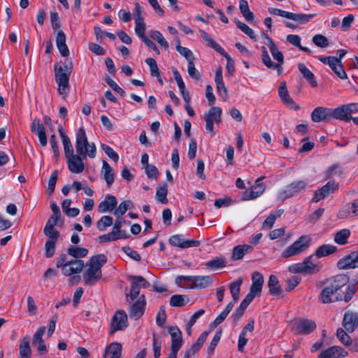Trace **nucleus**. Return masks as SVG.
Masks as SVG:
<instances>
[{"instance_id": "72a5a7b5", "label": "nucleus", "mask_w": 358, "mask_h": 358, "mask_svg": "<svg viewBox=\"0 0 358 358\" xmlns=\"http://www.w3.org/2000/svg\"><path fill=\"white\" fill-rule=\"evenodd\" d=\"M122 345L119 343H112L105 350L103 358H120Z\"/></svg>"}, {"instance_id": "4c0bfd02", "label": "nucleus", "mask_w": 358, "mask_h": 358, "mask_svg": "<svg viewBox=\"0 0 358 358\" xmlns=\"http://www.w3.org/2000/svg\"><path fill=\"white\" fill-rule=\"evenodd\" d=\"M337 251V248L335 245L329 244H324L320 246L314 253L313 256H316L317 258H321L330 255Z\"/></svg>"}, {"instance_id": "6e6d98bb", "label": "nucleus", "mask_w": 358, "mask_h": 358, "mask_svg": "<svg viewBox=\"0 0 358 358\" xmlns=\"http://www.w3.org/2000/svg\"><path fill=\"white\" fill-rule=\"evenodd\" d=\"M150 37L155 40L162 48H164L165 50L169 48V43L160 31L157 30L152 31L150 32Z\"/></svg>"}, {"instance_id": "9b49d317", "label": "nucleus", "mask_w": 358, "mask_h": 358, "mask_svg": "<svg viewBox=\"0 0 358 358\" xmlns=\"http://www.w3.org/2000/svg\"><path fill=\"white\" fill-rule=\"evenodd\" d=\"M222 109L217 106H213L208 113L204 114V120L206 122V129L211 134H215L214 124H220L222 122L221 118Z\"/></svg>"}, {"instance_id": "79ce46f5", "label": "nucleus", "mask_w": 358, "mask_h": 358, "mask_svg": "<svg viewBox=\"0 0 358 358\" xmlns=\"http://www.w3.org/2000/svg\"><path fill=\"white\" fill-rule=\"evenodd\" d=\"M204 266L211 270H217L224 268L227 266L225 258L216 257L214 259L206 262Z\"/></svg>"}, {"instance_id": "bb28decb", "label": "nucleus", "mask_w": 358, "mask_h": 358, "mask_svg": "<svg viewBox=\"0 0 358 358\" xmlns=\"http://www.w3.org/2000/svg\"><path fill=\"white\" fill-rule=\"evenodd\" d=\"M215 82L217 92L222 96L224 100L228 98V90L224 85L222 78V69L219 66L215 71Z\"/></svg>"}, {"instance_id": "0eeeda50", "label": "nucleus", "mask_w": 358, "mask_h": 358, "mask_svg": "<svg viewBox=\"0 0 358 358\" xmlns=\"http://www.w3.org/2000/svg\"><path fill=\"white\" fill-rule=\"evenodd\" d=\"M307 182L306 180H294L287 185L284 189L278 192V199L281 201H284L305 192Z\"/></svg>"}, {"instance_id": "c85d7f7f", "label": "nucleus", "mask_w": 358, "mask_h": 358, "mask_svg": "<svg viewBox=\"0 0 358 358\" xmlns=\"http://www.w3.org/2000/svg\"><path fill=\"white\" fill-rule=\"evenodd\" d=\"M268 287L271 294L279 297H283V290L280 285L278 278L275 275H271L269 276Z\"/></svg>"}, {"instance_id": "6e6552de", "label": "nucleus", "mask_w": 358, "mask_h": 358, "mask_svg": "<svg viewBox=\"0 0 358 358\" xmlns=\"http://www.w3.org/2000/svg\"><path fill=\"white\" fill-rule=\"evenodd\" d=\"M313 255H311L304 259V260L298 264H292L289 267L291 272L294 273L302 274H315L318 273L322 268L321 264H314L311 262Z\"/></svg>"}, {"instance_id": "7ed1b4c3", "label": "nucleus", "mask_w": 358, "mask_h": 358, "mask_svg": "<svg viewBox=\"0 0 358 358\" xmlns=\"http://www.w3.org/2000/svg\"><path fill=\"white\" fill-rule=\"evenodd\" d=\"M73 69L71 61L56 63L54 66L55 81L58 85V93L66 96L70 90L69 78Z\"/></svg>"}, {"instance_id": "e433bc0d", "label": "nucleus", "mask_w": 358, "mask_h": 358, "mask_svg": "<svg viewBox=\"0 0 358 358\" xmlns=\"http://www.w3.org/2000/svg\"><path fill=\"white\" fill-rule=\"evenodd\" d=\"M101 172L108 187H110L111 185L114 182V172L112 167L105 160L103 161Z\"/></svg>"}, {"instance_id": "49530a36", "label": "nucleus", "mask_w": 358, "mask_h": 358, "mask_svg": "<svg viewBox=\"0 0 358 358\" xmlns=\"http://www.w3.org/2000/svg\"><path fill=\"white\" fill-rule=\"evenodd\" d=\"M189 302V299L187 296L175 294L170 299V305L173 307H182Z\"/></svg>"}, {"instance_id": "de8ad7c7", "label": "nucleus", "mask_w": 358, "mask_h": 358, "mask_svg": "<svg viewBox=\"0 0 358 358\" xmlns=\"http://www.w3.org/2000/svg\"><path fill=\"white\" fill-rule=\"evenodd\" d=\"M168 187L167 184L164 182L162 186L159 185L157 187L156 197L157 199L162 203L166 204L168 203L167 199Z\"/></svg>"}, {"instance_id": "8fccbe9b", "label": "nucleus", "mask_w": 358, "mask_h": 358, "mask_svg": "<svg viewBox=\"0 0 358 358\" xmlns=\"http://www.w3.org/2000/svg\"><path fill=\"white\" fill-rule=\"evenodd\" d=\"M355 292H356V284L355 283L350 284L347 287V290L345 294V296L343 297H342L340 294H338V296H336L335 297V300L336 301L344 300L345 302H348L352 299V297L355 294Z\"/></svg>"}, {"instance_id": "4be33fe9", "label": "nucleus", "mask_w": 358, "mask_h": 358, "mask_svg": "<svg viewBox=\"0 0 358 358\" xmlns=\"http://www.w3.org/2000/svg\"><path fill=\"white\" fill-rule=\"evenodd\" d=\"M169 332L171 336V350L178 352L182 344V332L178 327H170Z\"/></svg>"}, {"instance_id": "c03bdc74", "label": "nucleus", "mask_w": 358, "mask_h": 358, "mask_svg": "<svg viewBox=\"0 0 358 358\" xmlns=\"http://www.w3.org/2000/svg\"><path fill=\"white\" fill-rule=\"evenodd\" d=\"M316 16L315 13L313 14H303L299 13L296 14L293 13H290L289 19L293 21L299 22L301 24H305L308 22L312 18Z\"/></svg>"}, {"instance_id": "a18cd8bd", "label": "nucleus", "mask_w": 358, "mask_h": 358, "mask_svg": "<svg viewBox=\"0 0 358 358\" xmlns=\"http://www.w3.org/2000/svg\"><path fill=\"white\" fill-rule=\"evenodd\" d=\"M208 335V331H203L198 338L196 341L194 343L191 347V349L189 350H187L188 352H190L192 355H195L196 352H198L201 347L203 346L204 342L206 341L207 337Z\"/></svg>"}, {"instance_id": "412c9836", "label": "nucleus", "mask_w": 358, "mask_h": 358, "mask_svg": "<svg viewBox=\"0 0 358 358\" xmlns=\"http://www.w3.org/2000/svg\"><path fill=\"white\" fill-rule=\"evenodd\" d=\"M343 326L349 332H352L358 327V313L346 311L343 320Z\"/></svg>"}, {"instance_id": "603ef678", "label": "nucleus", "mask_w": 358, "mask_h": 358, "mask_svg": "<svg viewBox=\"0 0 358 358\" xmlns=\"http://www.w3.org/2000/svg\"><path fill=\"white\" fill-rule=\"evenodd\" d=\"M113 219L109 215L102 216L96 222L97 229L101 231H105L108 227L113 224Z\"/></svg>"}, {"instance_id": "0e129e2a", "label": "nucleus", "mask_w": 358, "mask_h": 358, "mask_svg": "<svg viewBox=\"0 0 358 358\" xmlns=\"http://www.w3.org/2000/svg\"><path fill=\"white\" fill-rule=\"evenodd\" d=\"M57 176H58V171L57 170H55L52 173V174L50 177L49 181H48L47 192L49 195H51L55 191L56 182H57Z\"/></svg>"}, {"instance_id": "a19ab883", "label": "nucleus", "mask_w": 358, "mask_h": 358, "mask_svg": "<svg viewBox=\"0 0 358 358\" xmlns=\"http://www.w3.org/2000/svg\"><path fill=\"white\" fill-rule=\"evenodd\" d=\"M350 278L345 274H339L334 278V281L331 286L337 292L349 282Z\"/></svg>"}, {"instance_id": "ddd939ff", "label": "nucleus", "mask_w": 358, "mask_h": 358, "mask_svg": "<svg viewBox=\"0 0 358 358\" xmlns=\"http://www.w3.org/2000/svg\"><path fill=\"white\" fill-rule=\"evenodd\" d=\"M338 189V184L334 180H330L327 184L315 192L313 201L317 203L324 199L330 194L335 192Z\"/></svg>"}, {"instance_id": "f8f14e48", "label": "nucleus", "mask_w": 358, "mask_h": 358, "mask_svg": "<svg viewBox=\"0 0 358 358\" xmlns=\"http://www.w3.org/2000/svg\"><path fill=\"white\" fill-rule=\"evenodd\" d=\"M264 178V176L258 178L255 180V184L250 189H247L243 192L242 200H252L261 196L266 189V185L262 182Z\"/></svg>"}, {"instance_id": "f03ea898", "label": "nucleus", "mask_w": 358, "mask_h": 358, "mask_svg": "<svg viewBox=\"0 0 358 358\" xmlns=\"http://www.w3.org/2000/svg\"><path fill=\"white\" fill-rule=\"evenodd\" d=\"M67 253L74 259L69 260L66 254L60 255L57 259V268H61L62 273L66 276L80 273L83 269L84 262L78 258L86 257L88 250L85 248L71 246L67 249Z\"/></svg>"}, {"instance_id": "052dcab7", "label": "nucleus", "mask_w": 358, "mask_h": 358, "mask_svg": "<svg viewBox=\"0 0 358 358\" xmlns=\"http://www.w3.org/2000/svg\"><path fill=\"white\" fill-rule=\"evenodd\" d=\"M343 173L342 166L338 164H333L329 166L326 171L327 178H330L332 176H342Z\"/></svg>"}, {"instance_id": "f257e3e1", "label": "nucleus", "mask_w": 358, "mask_h": 358, "mask_svg": "<svg viewBox=\"0 0 358 358\" xmlns=\"http://www.w3.org/2000/svg\"><path fill=\"white\" fill-rule=\"evenodd\" d=\"M76 149L77 155L66 158L69 171L73 173H80L84 171L83 159L88 156L94 158L96 148L94 143H89L84 128L80 127L76 133Z\"/></svg>"}, {"instance_id": "e2e57ef3", "label": "nucleus", "mask_w": 358, "mask_h": 358, "mask_svg": "<svg viewBox=\"0 0 358 358\" xmlns=\"http://www.w3.org/2000/svg\"><path fill=\"white\" fill-rule=\"evenodd\" d=\"M145 63L149 66L150 74L153 77H159V70L155 59L149 57L145 59Z\"/></svg>"}, {"instance_id": "ea45409f", "label": "nucleus", "mask_w": 358, "mask_h": 358, "mask_svg": "<svg viewBox=\"0 0 358 358\" xmlns=\"http://www.w3.org/2000/svg\"><path fill=\"white\" fill-rule=\"evenodd\" d=\"M201 36L203 41L207 43L208 46L214 49L216 52L220 55L224 54L226 51L216 42L215 41L209 34L205 31H201Z\"/></svg>"}, {"instance_id": "37998d69", "label": "nucleus", "mask_w": 358, "mask_h": 358, "mask_svg": "<svg viewBox=\"0 0 358 358\" xmlns=\"http://www.w3.org/2000/svg\"><path fill=\"white\" fill-rule=\"evenodd\" d=\"M350 234V231L348 229H341L335 234L334 241L341 245H345L348 243V239Z\"/></svg>"}, {"instance_id": "13d9d810", "label": "nucleus", "mask_w": 358, "mask_h": 358, "mask_svg": "<svg viewBox=\"0 0 358 358\" xmlns=\"http://www.w3.org/2000/svg\"><path fill=\"white\" fill-rule=\"evenodd\" d=\"M135 32L139 38L141 39V41H143L145 38H148L145 36L146 25L144 20L135 21Z\"/></svg>"}, {"instance_id": "393cba45", "label": "nucleus", "mask_w": 358, "mask_h": 358, "mask_svg": "<svg viewBox=\"0 0 358 358\" xmlns=\"http://www.w3.org/2000/svg\"><path fill=\"white\" fill-rule=\"evenodd\" d=\"M45 326L40 327L34 334L32 338L33 345L37 346V350L42 355H45L48 352L46 345L45 344L44 340L43 339V336L45 333Z\"/></svg>"}, {"instance_id": "2f4dec72", "label": "nucleus", "mask_w": 358, "mask_h": 358, "mask_svg": "<svg viewBox=\"0 0 358 358\" xmlns=\"http://www.w3.org/2000/svg\"><path fill=\"white\" fill-rule=\"evenodd\" d=\"M19 357L18 358H31L32 351L30 347L29 337L26 336L24 337L19 345Z\"/></svg>"}, {"instance_id": "1a4fd4ad", "label": "nucleus", "mask_w": 358, "mask_h": 358, "mask_svg": "<svg viewBox=\"0 0 358 358\" xmlns=\"http://www.w3.org/2000/svg\"><path fill=\"white\" fill-rule=\"evenodd\" d=\"M129 278L131 280V283L130 292L126 294V297L127 301L131 303L139 296L141 288L149 287L150 283L143 277L140 275H131Z\"/></svg>"}, {"instance_id": "20e7f679", "label": "nucleus", "mask_w": 358, "mask_h": 358, "mask_svg": "<svg viewBox=\"0 0 358 358\" xmlns=\"http://www.w3.org/2000/svg\"><path fill=\"white\" fill-rule=\"evenodd\" d=\"M106 262L107 257L103 254L94 255L90 259L88 268L83 273V280L87 285H93L101 278V267Z\"/></svg>"}, {"instance_id": "39448f33", "label": "nucleus", "mask_w": 358, "mask_h": 358, "mask_svg": "<svg viewBox=\"0 0 358 358\" xmlns=\"http://www.w3.org/2000/svg\"><path fill=\"white\" fill-rule=\"evenodd\" d=\"M175 281L179 287L190 289H203L213 284L210 275H180Z\"/></svg>"}, {"instance_id": "774afa93", "label": "nucleus", "mask_w": 358, "mask_h": 358, "mask_svg": "<svg viewBox=\"0 0 358 358\" xmlns=\"http://www.w3.org/2000/svg\"><path fill=\"white\" fill-rule=\"evenodd\" d=\"M101 148L104 152L110 157L112 160L117 162L119 160V156L117 153L109 145L106 144H101Z\"/></svg>"}, {"instance_id": "dca6fc26", "label": "nucleus", "mask_w": 358, "mask_h": 358, "mask_svg": "<svg viewBox=\"0 0 358 358\" xmlns=\"http://www.w3.org/2000/svg\"><path fill=\"white\" fill-rule=\"evenodd\" d=\"M317 327L316 323L311 320L300 318L295 322V329L298 334L308 335Z\"/></svg>"}, {"instance_id": "c756f323", "label": "nucleus", "mask_w": 358, "mask_h": 358, "mask_svg": "<svg viewBox=\"0 0 358 358\" xmlns=\"http://www.w3.org/2000/svg\"><path fill=\"white\" fill-rule=\"evenodd\" d=\"M252 281L250 291L259 296L264 282L262 274L258 271H255L252 275Z\"/></svg>"}, {"instance_id": "680f3d73", "label": "nucleus", "mask_w": 358, "mask_h": 358, "mask_svg": "<svg viewBox=\"0 0 358 358\" xmlns=\"http://www.w3.org/2000/svg\"><path fill=\"white\" fill-rule=\"evenodd\" d=\"M313 42L315 45L322 48H327L329 44L328 38L322 34L315 35L313 37Z\"/></svg>"}, {"instance_id": "a211bd4d", "label": "nucleus", "mask_w": 358, "mask_h": 358, "mask_svg": "<svg viewBox=\"0 0 358 358\" xmlns=\"http://www.w3.org/2000/svg\"><path fill=\"white\" fill-rule=\"evenodd\" d=\"M311 120L314 122H330L332 120L331 108L317 107L311 113Z\"/></svg>"}, {"instance_id": "4d7b16f0", "label": "nucleus", "mask_w": 358, "mask_h": 358, "mask_svg": "<svg viewBox=\"0 0 358 358\" xmlns=\"http://www.w3.org/2000/svg\"><path fill=\"white\" fill-rule=\"evenodd\" d=\"M234 22L238 28H239L243 32L247 34L251 39L256 41V35L251 28H250L244 22H242L236 19H235Z\"/></svg>"}, {"instance_id": "5701e85b", "label": "nucleus", "mask_w": 358, "mask_h": 358, "mask_svg": "<svg viewBox=\"0 0 358 358\" xmlns=\"http://www.w3.org/2000/svg\"><path fill=\"white\" fill-rule=\"evenodd\" d=\"M117 201L115 196L107 194L104 200L101 201L98 206V212L104 213L106 212H112L117 207Z\"/></svg>"}, {"instance_id": "a878e982", "label": "nucleus", "mask_w": 358, "mask_h": 358, "mask_svg": "<svg viewBox=\"0 0 358 358\" xmlns=\"http://www.w3.org/2000/svg\"><path fill=\"white\" fill-rule=\"evenodd\" d=\"M61 217V214L52 213L45 224L43 233L59 234V231H57L55 227L62 225L63 223Z\"/></svg>"}, {"instance_id": "f704fd0d", "label": "nucleus", "mask_w": 358, "mask_h": 358, "mask_svg": "<svg viewBox=\"0 0 358 358\" xmlns=\"http://www.w3.org/2000/svg\"><path fill=\"white\" fill-rule=\"evenodd\" d=\"M337 293L338 292L336 291H334V289L332 288V287L331 285H329V286L324 287L322 290V292L320 294V299L323 303H329L336 301L335 298L334 299L333 297L334 296H335V297L336 296H338V294H337Z\"/></svg>"}, {"instance_id": "b1692460", "label": "nucleus", "mask_w": 358, "mask_h": 358, "mask_svg": "<svg viewBox=\"0 0 358 358\" xmlns=\"http://www.w3.org/2000/svg\"><path fill=\"white\" fill-rule=\"evenodd\" d=\"M348 352L339 346H332L323 351L318 355L317 358H341L345 357Z\"/></svg>"}, {"instance_id": "5fc2aeb1", "label": "nucleus", "mask_w": 358, "mask_h": 358, "mask_svg": "<svg viewBox=\"0 0 358 358\" xmlns=\"http://www.w3.org/2000/svg\"><path fill=\"white\" fill-rule=\"evenodd\" d=\"M353 209L352 208L351 203H348L345 205L338 213V217L339 219H347L352 217H355L354 215Z\"/></svg>"}, {"instance_id": "3c124183", "label": "nucleus", "mask_w": 358, "mask_h": 358, "mask_svg": "<svg viewBox=\"0 0 358 358\" xmlns=\"http://www.w3.org/2000/svg\"><path fill=\"white\" fill-rule=\"evenodd\" d=\"M242 282L243 280L241 278H238V280H236L234 282H232L230 284V292L232 295L233 299H234V301H236L239 299L241 285Z\"/></svg>"}, {"instance_id": "cd10ccee", "label": "nucleus", "mask_w": 358, "mask_h": 358, "mask_svg": "<svg viewBox=\"0 0 358 358\" xmlns=\"http://www.w3.org/2000/svg\"><path fill=\"white\" fill-rule=\"evenodd\" d=\"M264 37L268 41V46L271 51V53L274 59H275L278 62L277 64H280V66L284 63V56L281 51H280L276 46L275 43L273 42L272 38H271L268 35L264 34Z\"/></svg>"}, {"instance_id": "09e8293b", "label": "nucleus", "mask_w": 358, "mask_h": 358, "mask_svg": "<svg viewBox=\"0 0 358 358\" xmlns=\"http://www.w3.org/2000/svg\"><path fill=\"white\" fill-rule=\"evenodd\" d=\"M262 60L264 64L269 69H276L278 75H281L282 73V67L280 66V64L273 62L269 55L266 54L262 56Z\"/></svg>"}, {"instance_id": "aec40b11", "label": "nucleus", "mask_w": 358, "mask_h": 358, "mask_svg": "<svg viewBox=\"0 0 358 358\" xmlns=\"http://www.w3.org/2000/svg\"><path fill=\"white\" fill-rule=\"evenodd\" d=\"M48 238L45 243V256L52 257L55 253L56 244L60 236V234L44 233Z\"/></svg>"}, {"instance_id": "338daca9", "label": "nucleus", "mask_w": 358, "mask_h": 358, "mask_svg": "<svg viewBox=\"0 0 358 358\" xmlns=\"http://www.w3.org/2000/svg\"><path fill=\"white\" fill-rule=\"evenodd\" d=\"M301 280V278L296 275H294L292 278L287 279L286 280L285 290L287 292L292 291L299 284Z\"/></svg>"}, {"instance_id": "6ab92c4d", "label": "nucleus", "mask_w": 358, "mask_h": 358, "mask_svg": "<svg viewBox=\"0 0 358 358\" xmlns=\"http://www.w3.org/2000/svg\"><path fill=\"white\" fill-rule=\"evenodd\" d=\"M31 131L38 137L41 146L45 147L47 145L48 142L45 127L40 120L35 118L32 121Z\"/></svg>"}, {"instance_id": "423d86ee", "label": "nucleus", "mask_w": 358, "mask_h": 358, "mask_svg": "<svg viewBox=\"0 0 358 358\" xmlns=\"http://www.w3.org/2000/svg\"><path fill=\"white\" fill-rule=\"evenodd\" d=\"M312 238L308 235H303L292 244L286 248L282 252V258H289L299 255L306 251L311 245Z\"/></svg>"}, {"instance_id": "69168bd1", "label": "nucleus", "mask_w": 358, "mask_h": 358, "mask_svg": "<svg viewBox=\"0 0 358 358\" xmlns=\"http://www.w3.org/2000/svg\"><path fill=\"white\" fill-rule=\"evenodd\" d=\"M106 83L116 92L119 93L122 96L126 94L125 91L122 89L112 78L108 76L105 78Z\"/></svg>"}, {"instance_id": "c9c22d12", "label": "nucleus", "mask_w": 358, "mask_h": 358, "mask_svg": "<svg viewBox=\"0 0 358 358\" xmlns=\"http://www.w3.org/2000/svg\"><path fill=\"white\" fill-rule=\"evenodd\" d=\"M298 69L303 78L313 87H316L317 86V83L313 73L310 71L303 63H299L298 64Z\"/></svg>"}, {"instance_id": "4468645a", "label": "nucleus", "mask_w": 358, "mask_h": 358, "mask_svg": "<svg viewBox=\"0 0 358 358\" xmlns=\"http://www.w3.org/2000/svg\"><path fill=\"white\" fill-rule=\"evenodd\" d=\"M171 245L178 247L180 248H196L199 246L200 242L196 240L185 239L182 234H176L171 236L169 239Z\"/></svg>"}, {"instance_id": "864d4df0", "label": "nucleus", "mask_w": 358, "mask_h": 358, "mask_svg": "<svg viewBox=\"0 0 358 358\" xmlns=\"http://www.w3.org/2000/svg\"><path fill=\"white\" fill-rule=\"evenodd\" d=\"M331 70L341 79L347 78V74L345 71L344 67L340 61L339 59L337 58V62H334V64L330 66Z\"/></svg>"}, {"instance_id": "9d476101", "label": "nucleus", "mask_w": 358, "mask_h": 358, "mask_svg": "<svg viewBox=\"0 0 358 358\" xmlns=\"http://www.w3.org/2000/svg\"><path fill=\"white\" fill-rule=\"evenodd\" d=\"M127 326L128 317L126 312L123 310H118L111 319L109 334L113 335L117 331H124Z\"/></svg>"}, {"instance_id": "473e14b6", "label": "nucleus", "mask_w": 358, "mask_h": 358, "mask_svg": "<svg viewBox=\"0 0 358 358\" xmlns=\"http://www.w3.org/2000/svg\"><path fill=\"white\" fill-rule=\"evenodd\" d=\"M252 250V246L250 245H238L234 248L231 259L233 260H240L243 259L245 254L251 252Z\"/></svg>"}, {"instance_id": "58836bf2", "label": "nucleus", "mask_w": 358, "mask_h": 358, "mask_svg": "<svg viewBox=\"0 0 358 358\" xmlns=\"http://www.w3.org/2000/svg\"><path fill=\"white\" fill-rule=\"evenodd\" d=\"M201 36L203 41L207 43L208 46L214 49L216 52L220 55L224 54L226 51L216 42L215 41L209 34L205 31H201Z\"/></svg>"}, {"instance_id": "7c9ffc66", "label": "nucleus", "mask_w": 358, "mask_h": 358, "mask_svg": "<svg viewBox=\"0 0 358 358\" xmlns=\"http://www.w3.org/2000/svg\"><path fill=\"white\" fill-rule=\"evenodd\" d=\"M331 115L332 120L336 119L344 122H350L354 118L352 115H349L345 104L337 107L336 108H331Z\"/></svg>"}, {"instance_id": "bf43d9fd", "label": "nucleus", "mask_w": 358, "mask_h": 358, "mask_svg": "<svg viewBox=\"0 0 358 358\" xmlns=\"http://www.w3.org/2000/svg\"><path fill=\"white\" fill-rule=\"evenodd\" d=\"M176 40H177V42H178V44L176 45V50L181 55L185 57L188 62H189V61H192L193 60L192 59H193V54H192V51L189 49H188L187 48L181 46L180 45V41L179 38H177Z\"/></svg>"}, {"instance_id": "f3484780", "label": "nucleus", "mask_w": 358, "mask_h": 358, "mask_svg": "<svg viewBox=\"0 0 358 358\" xmlns=\"http://www.w3.org/2000/svg\"><path fill=\"white\" fill-rule=\"evenodd\" d=\"M146 301L144 295L140 296L137 301L134 302L130 307L129 316L137 320L140 319L144 314L145 309Z\"/></svg>"}, {"instance_id": "2eb2a0df", "label": "nucleus", "mask_w": 358, "mask_h": 358, "mask_svg": "<svg viewBox=\"0 0 358 358\" xmlns=\"http://www.w3.org/2000/svg\"><path fill=\"white\" fill-rule=\"evenodd\" d=\"M337 267L343 270L358 268V250L340 259L337 262Z\"/></svg>"}]
</instances>
